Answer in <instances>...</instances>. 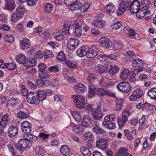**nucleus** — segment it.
I'll return each instance as SVG.
<instances>
[{"instance_id":"nucleus-15","label":"nucleus","mask_w":156,"mask_h":156,"mask_svg":"<svg viewBox=\"0 0 156 156\" xmlns=\"http://www.w3.org/2000/svg\"><path fill=\"white\" fill-rule=\"evenodd\" d=\"M75 91L78 93H84L87 88L84 84L81 83H77L73 87Z\"/></svg>"},{"instance_id":"nucleus-29","label":"nucleus","mask_w":156,"mask_h":156,"mask_svg":"<svg viewBox=\"0 0 156 156\" xmlns=\"http://www.w3.org/2000/svg\"><path fill=\"white\" fill-rule=\"evenodd\" d=\"M143 61L140 58L136 59L133 61L132 62L133 66L136 68H139L143 65Z\"/></svg>"},{"instance_id":"nucleus-18","label":"nucleus","mask_w":156,"mask_h":156,"mask_svg":"<svg viewBox=\"0 0 156 156\" xmlns=\"http://www.w3.org/2000/svg\"><path fill=\"white\" fill-rule=\"evenodd\" d=\"M119 70V68L118 66L115 65H112L110 66V68L108 70V73L112 77L117 73Z\"/></svg>"},{"instance_id":"nucleus-13","label":"nucleus","mask_w":156,"mask_h":156,"mask_svg":"<svg viewBox=\"0 0 156 156\" xmlns=\"http://www.w3.org/2000/svg\"><path fill=\"white\" fill-rule=\"evenodd\" d=\"M99 41L101 44L102 47L106 49L109 48L112 44L110 39L105 37H101L99 39Z\"/></svg>"},{"instance_id":"nucleus-39","label":"nucleus","mask_w":156,"mask_h":156,"mask_svg":"<svg viewBox=\"0 0 156 156\" xmlns=\"http://www.w3.org/2000/svg\"><path fill=\"white\" fill-rule=\"evenodd\" d=\"M105 93V90L102 88H98L96 90V94L100 97H104Z\"/></svg>"},{"instance_id":"nucleus-27","label":"nucleus","mask_w":156,"mask_h":156,"mask_svg":"<svg viewBox=\"0 0 156 156\" xmlns=\"http://www.w3.org/2000/svg\"><path fill=\"white\" fill-rule=\"evenodd\" d=\"M147 95L152 99H156V87L150 89L147 92Z\"/></svg>"},{"instance_id":"nucleus-5","label":"nucleus","mask_w":156,"mask_h":156,"mask_svg":"<svg viewBox=\"0 0 156 156\" xmlns=\"http://www.w3.org/2000/svg\"><path fill=\"white\" fill-rule=\"evenodd\" d=\"M132 87L128 83L122 82L119 83L117 86V88L119 91L124 93H128L130 91Z\"/></svg>"},{"instance_id":"nucleus-48","label":"nucleus","mask_w":156,"mask_h":156,"mask_svg":"<svg viewBox=\"0 0 156 156\" xmlns=\"http://www.w3.org/2000/svg\"><path fill=\"white\" fill-rule=\"evenodd\" d=\"M96 80H98V79L95 77L94 76L91 74L89 75L87 78V80L89 83V84H92V83Z\"/></svg>"},{"instance_id":"nucleus-47","label":"nucleus","mask_w":156,"mask_h":156,"mask_svg":"<svg viewBox=\"0 0 156 156\" xmlns=\"http://www.w3.org/2000/svg\"><path fill=\"white\" fill-rule=\"evenodd\" d=\"M127 28L126 27H125L123 31L125 33L127 34L128 32L129 36V37H134L135 35L136 34V33L132 29H130L129 30H127L126 29Z\"/></svg>"},{"instance_id":"nucleus-46","label":"nucleus","mask_w":156,"mask_h":156,"mask_svg":"<svg viewBox=\"0 0 156 156\" xmlns=\"http://www.w3.org/2000/svg\"><path fill=\"white\" fill-rule=\"evenodd\" d=\"M54 56V54L49 50L45 49L44 51V56L45 59L52 57Z\"/></svg>"},{"instance_id":"nucleus-30","label":"nucleus","mask_w":156,"mask_h":156,"mask_svg":"<svg viewBox=\"0 0 156 156\" xmlns=\"http://www.w3.org/2000/svg\"><path fill=\"white\" fill-rule=\"evenodd\" d=\"M82 4L80 2H76L70 6V9L72 10L80 9V10H82Z\"/></svg>"},{"instance_id":"nucleus-9","label":"nucleus","mask_w":156,"mask_h":156,"mask_svg":"<svg viewBox=\"0 0 156 156\" xmlns=\"http://www.w3.org/2000/svg\"><path fill=\"white\" fill-rule=\"evenodd\" d=\"M140 7V2L137 0L132 2L129 7V10L132 13H136L138 12Z\"/></svg>"},{"instance_id":"nucleus-40","label":"nucleus","mask_w":156,"mask_h":156,"mask_svg":"<svg viewBox=\"0 0 156 156\" xmlns=\"http://www.w3.org/2000/svg\"><path fill=\"white\" fill-rule=\"evenodd\" d=\"M71 26L70 23H66L64 24L62 29V32L65 34H68L69 33V29Z\"/></svg>"},{"instance_id":"nucleus-11","label":"nucleus","mask_w":156,"mask_h":156,"mask_svg":"<svg viewBox=\"0 0 156 156\" xmlns=\"http://www.w3.org/2000/svg\"><path fill=\"white\" fill-rule=\"evenodd\" d=\"M29 143L28 144L27 141L25 139H20L18 143V146L16 147V150L21 152L23 151L22 149H25L29 147Z\"/></svg>"},{"instance_id":"nucleus-61","label":"nucleus","mask_w":156,"mask_h":156,"mask_svg":"<svg viewBox=\"0 0 156 156\" xmlns=\"http://www.w3.org/2000/svg\"><path fill=\"white\" fill-rule=\"evenodd\" d=\"M38 76L41 79H43L48 78L49 75L44 71L39 72Z\"/></svg>"},{"instance_id":"nucleus-12","label":"nucleus","mask_w":156,"mask_h":156,"mask_svg":"<svg viewBox=\"0 0 156 156\" xmlns=\"http://www.w3.org/2000/svg\"><path fill=\"white\" fill-rule=\"evenodd\" d=\"M79 44V41L76 38H70L68 41L67 46L72 50L76 48Z\"/></svg>"},{"instance_id":"nucleus-41","label":"nucleus","mask_w":156,"mask_h":156,"mask_svg":"<svg viewBox=\"0 0 156 156\" xmlns=\"http://www.w3.org/2000/svg\"><path fill=\"white\" fill-rule=\"evenodd\" d=\"M84 136L88 140L92 141H94V136L90 131H87L84 134Z\"/></svg>"},{"instance_id":"nucleus-55","label":"nucleus","mask_w":156,"mask_h":156,"mask_svg":"<svg viewBox=\"0 0 156 156\" xmlns=\"http://www.w3.org/2000/svg\"><path fill=\"white\" fill-rule=\"evenodd\" d=\"M53 6L51 4L48 3L46 4L44 10L46 12H50L53 9Z\"/></svg>"},{"instance_id":"nucleus-1","label":"nucleus","mask_w":156,"mask_h":156,"mask_svg":"<svg viewBox=\"0 0 156 156\" xmlns=\"http://www.w3.org/2000/svg\"><path fill=\"white\" fill-rule=\"evenodd\" d=\"M131 4L130 0H121L117 11V14L120 16L129 9Z\"/></svg>"},{"instance_id":"nucleus-62","label":"nucleus","mask_w":156,"mask_h":156,"mask_svg":"<svg viewBox=\"0 0 156 156\" xmlns=\"http://www.w3.org/2000/svg\"><path fill=\"white\" fill-rule=\"evenodd\" d=\"M66 64L68 67L71 68H74L76 66L75 63L68 60H66Z\"/></svg>"},{"instance_id":"nucleus-37","label":"nucleus","mask_w":156,"mask_h":156,"mask_svg":"<svg viewBox=\"0 0 156 156\" xmlns=\"http://www.w3.org/2000/svg\"><path fill=\"white\" fill-rule=\"evenodd\" d=\"M17 116L20 119H27L29 117V113L26 112L20 111L17 113Z\"/></svg>"},{"instance_id":"nucleus-10","label":"nucleus","mask_w":156,"mask_h":156,"mask_svg":"<svg viewBox=\"0 0 156 156\" xmlns=\"http://www.w3.org/2000/svg\"><path fill=\"white\" fill-rule=\"evenodd\" d=\"M136 14V16L138 18L141 19L145 16V15H148L150 13V11L148 9L146 6H144L141 8Z\"/></svg>"},{"instance_id":"nucleus-53","label":"nucleus","mask_w":156,"mask_h":156,"mask_svg":"<svg viewBox=\"0 0 156 156\" xmlns=\"http://www.w3.org/2000/svg\"><path fill=\"white\" fill-rule=\"evenodd\" d=\"M54 37L56 40L59 41H61L64 38V36L63 34L59 32H56L55 33Z\"/></svg>"},{"instance_id":"nucleus-3","label":"nucleus","mask_w":156,"mask_h":156,"mask_svg":"<svg viewBox=\"0 0 156 156\" xmlns=\"http://www.w3.org/2000/svg\"><path fill=\"white\" fill-rule=\"evenodd\" d=\"M25 9L23 6L20 5L16 8V12L13 13L11 16V20L12 22H15L21 18L25 12Z\"/></svg>"},{"instance_id":"nucleus-31","label":"nucleus","mask_w":156,"mask_h":156,"mask_svg":"<svg viewBox=\"0 0 156 156\" xmlns=\"http://www.w3.org/2000/svg\"><path fill=\"white\" fill-rule=\"evenodd\" d=\"M106 10L109 14H112L115 12V8L114 5L111 3H109L106 6Z\"/></svg>"},{"instance_id":"nucleus-23","label":"nucleus","mask_w":156,"mask_h":156,"mask_svg":"<svg viewBox=\"0 0 156 156\" xmlns=\"http://www.w3.org/2000/svg\"><path fill=\"white\" fill-rule=\"evenodd\" d=\"M107 69L106 66L98 65L95 67V71L96 73L101 74L105 73Z\"/></svg>"},{"instance_id":"nucleus-2","label":"nucleus","mask_w":156,"mask_h":156,"mask_svg":"<svg viewBox=\"0 0 156 156\" xmlns=\"http://www.w3.org/2000/svg\"><path fill=\"white\" fill-rule=\"evenodd\" d=\"M73 101L76 106L80 109L83 108V106L85 103L84 97L80 94H75L72 97Z\"/></svg>"},{"instance_id":"nucleus-57","label":"nucleus","mask_w":156,"mask_h":156,"mask_svg":"<svg viewBox=\"0 0 156 156\" xmlns=\"http://www.w3.org/2000/svg\"><path fill=\"white\" fill-rule=\"evenodd\" d=\"M38 71L39 72H42L45 71L47 67L46 65L43 63H41L38 66Z\"/></svg>"},{"instance_id":"nucleus-58","label":"nucleus","mask_w":156,"mask_h":156,"mask_svg":"<svg viewBox=\"0 0 156 156\" xmlns=\"http://www.w3.org/2000/svg\"><path fill=\"white\" fill-rule=\"evenodd\" d=\"M48 70L51 73L54 72L55 73L59 71L58 67L57 65L49 67L48 68Z\"/></svg>"},{"instance_id":"nucleus-24","label":"nucleus","mask_w":156,"mask_h":156,"mask_svg":"<svg viewBox=\"0 0 156 156\" xmlns=\"http://www.w3.org/2000/svg\"><path fill=\"white\" fill-rule=\"evenodd\" d=\"M96 93L95 87L93 84H89V91L88 96L89 98H91L95 95Z\"/></svg>"},{"instance_id":"nucleus-8","label":"nucleus","mask_w":156,"mask_h":156,"mask_svg":"<svg viewBox=\"0 0 156 156\" xmlns=\"http://www.w3.org/2000/svg\"><path fill=\"white\" fill-rule=\"evenodd\" d=\"M96 146L98 148L103 150H106L108 147L107 140L106 139L101 138L97 140Z\"/></svg>"},{"instance_id":"nucleus-64","label":"nucleus","mask_w":156,"mask_h":156,"mask_svg":"<svg viewBox=\"0 0 156 156\" xmlns=\"http://www.w3.org/2000/svg\"><path fill=\"white\" fill-rule=\"evenodd\" d=\"M105 127L109 129H113L115 128V124L111 122H108L105 125H103Z\"/></svg>"},{"instance_id":"nucleus-25","label":"nucleus","mask_w":156,"mask_h":156,"mask_svg":"<svg viewBox=\"0 0 156 156\" xmlns=\"http://www.w3.org/2000/svg\"><path fill=\"white\" fill-rule=\"evenodd\" d=\"M130 73V71L127 69L123 70L121 73L120 79L122 80H126L128 78Z\"/></svg>"},{"instance_id":"nucleus-33","label":"nucleus","mask_w":156,"mask_h":156,"mask_svg":"<svg viewBox=\"0 0 156 156\" xmlns=\"http://www.w3.org/2000/svg\"><path fill=\"white\" fill-rule=\"evenodd\" d=\"M8 116L9 115L6 114L2 117L1 122L0 125L2 127L4 128L8 122Z\"/></svg>"},{"instance_id":"nucleus-52","label":"nucleus","mask_w":156,"mask_h":156,"mask_svg":"<svg viewBox=\"0 0 156 156\" xmlns=\"http://www.w3.org/2000/svg\"><path fill=\"white\" fill-rule=\"evenodd\" d=\"M124 133L125 135L128 140L129 141H131L133 139V136L130 133L129 130L125 129L124 130Z\"/></svg>"},{"instance_id":"nucleus-16","label":"nucleus","mask_w":156,"mask_h":156,"mask_svg":"<svg viewBox=\"0 0 156 156\" xmlns=\"http://www.w3.org/2000/svg\"><path fill=\"white\" fill-rule=\"evenodd\" d=\"M88 49V46L87 45L82 46L77 50L76 53L80 57H82L85 56L87 57Z\"/></svg>"},{"instance_id":"nucleus-28","label":"nucleus","mask_w":156,"mask_h":156,"mask_svg":"<svg viewBox=\"0 0 156 156\" xmlns=\"http://www.w3.org/2000/svg\"><path fill=\"white\" fill-rule=\"evenodd\" d=\"M93 24L94 26L97 28H103L105 27V23L104 21L98 20H94Z\"/></svg>"},{"instance_id":"nucleus-56","label":"nucleus","mask_w":156,"mask_h":156,"mask_svg":"<svg viewBox=\"0 0 156 156\" xmlns=\"http://www.w3.org/2000/svg\"><path fill=\"white\" fill-rule=\"evenodd\" d=\"M17 100L14 98H11L8 100L7 102V106H13L16 103Z\"/></svg>"},{"instance_id":"nucleus-44","label":"nucleus","mask_w":156,"mask_h":156,"mask_svg":"<svg viewBox=\"0 0 156 156\" xmlns=\"http://www.w3.org/2000/svg\"><path fill=\"white\" fill-rule=\"evenodd\" d=\"M128 119L127 118H119L118 120V123L120 128H122L127 121Z\"/></svg>"},{"instance_id":"nucleus-34","label":"nucleus","mask_w":156,"mask_h":156,"mask_svg":"<svg viewBox=\"0 0 156 156\" xmlns=\"http://www.w3.org/2000/svg\"><path fill=\"white\" fill-rule=\"evenodd\" d=\"M25 138L28 143L29 141L31 143H34L37 140V137L31 134H27Z\"/></svg>"},{"instance_id":"nucleus-20","label":"nucleus","mask_w":156,"mask_h":156,"mask_svg":"<svg viewBox=\"0 0 156 156\" xmlns=\"http://www.w3.org/2000/svg\"><path fill=\"white\" fill-rule=\"evenodd\" d=\"M20 47L23 50L30 47V42L29 40L27 38H24L20 41Z\"/></svg>"},{"instance_id":"nucleus-26","label":"nucleus","mask_w":156,"mask_h":156,"mask_svg":"<svg viewBox=\"0 0 156 156\" xmlns=\"http://www.w3.org/2000/svg\"><path fill=\"white\" fill-rule=\"evenodd\" d=\"M60 151L61 153L64 155H71L70 152V150L69 147L66 145H63L60 148Z\"/></svg>"},{"instance_id":"nucleus-4","label":"nucleus","mask_w":156,"mask_h":156,"mask_svg":"<svg viewBox=\"0 0 156 156\" xmlns=\"http://www.w3.org/2000/svg\"><path fill=\"white\" fill-rule=\"evenodd\" d=\"M37 92L31 91L28 93L27 96V102L30 104L38 105L40 103L39 100L37 96Z\"/></svg>"},{"instance_id":"nucleus-7","label":"nucleus","mask_w":156,"mask_h":156,"mask_svg":"<svg viewBox=\"0 0 156 156\" xmlns=\"http://www.w3.org/2000/svg\"><path fill=\"white\" fill-rule=\"evenodd\" d=\"M87 57L88 58H93L96 57L98 54V51L97 46L93 45L90 48L87 49Z\"/></svg>"},{"instance_id":"nucleus-35","label":"nucleus","mask_w":156,"mask_h":156,"mask_svg":"<svg viewBox=\"0 0 156 156\" xmlns=\"http://www.w3.org/2000/svg\"><path fill=\"white\" fill-rule=\"evenodd\" d=\"M17 62L21 64H24L26 61V58L25 55L20 54L16 56Z\"/></svg>"},{"instance_id":"nucleus-45","label":"nucleus","mask_w":156,"mask_h":156,"mask_svg":"<svg viewBox=\"0 0 156 156\" xmlns=\"http://www.w3.org/2000/svg\"><path fill=\"white\" fill-rule=\"evenodd\" d=\"M93 131L94 133L96 134H103L105 133V131L101 129L98 126H96L94 127L93 128Z\"/></svg>"},{"instance_id":"nucleus-63","label":"nucleus","mask_w":156,"mask_h":156,"mask_svg":"<svg viewBox=\"0 0 156 156\" xmlns=\"http://www.w3.org/2000/svg\"><path fill=\"white\" fill-rule=\"evenodd\" d=\"M83 108L88 112H90L92 110V107L91 105L87 103H85L84 105L83 106Z\"/></svg>"},{"instance_id":"nucleus-22","label":"nucleus","mask_w":156,"mask_h":156,"mask_svg":"<svg viewBox=\"0 0 156 156\" xmlns=\"http://www.w3.org/2000/svg\"><path fill=\"white\" fill-rule=\"evenodd\" d=\"M128 149L124 147H120L117 153L119 156H131L128 152Z\"/></svg>"},{"instance_id":"nucleus-32","label":"nucleus","mask_w":156,"mask_h":156,"mask_svg":"<svg viewBox=\"0 0 156 156\" xmlns=\"http://www.w3.org/2000/svg\"><path fill=\"white\" fill-rule=\"evenodd\" d=\"M37 96L39 98L40 102L43 101L46 99V96L45 91L39 90L38 91V92H37Z\"/></svg>"},{"instance_id":"nucleus-36","label":"nucleus","mask_w":156,"mask_h":156,"mask_svg":"<svg viewBox=\"0 0 156 156\" xmlns=\"http://www.w3.org/2000/svg\"><path fill=\"white\" fill-rule=\"evenodd\" d=\"M71 113L76 121L79 122L81 120V116L79 112L77 111H73L71 112Z\"/></svg>"},{"instance_id":"nucleus-19","label":"nucleus","mask_w":156,"mask_h":156,"mask_svg":"<svg viewBox=\"0 0 156 156\" xmlns=\"http://www.w3.org/2000/svg\"><path fill=\"white\" fill-rule=\"evenodd\" d=\"M83 126L85 127H88L92 124V119L90 116H85L82 122Z\"/></svg>"},{"instance_id":"nucleus-60","label":"nucleus","mask_w":156,"mask_h":156,"mask_svg":"<svg viewBox=\"0 0 156 156\" xmlns=\"http://www.w3.org/2000/svg\"><path fill=\"white\" fill-rule=\"evenodd\" d=\"M123 46L121 42H116L113 45V49L114 50H119L121 49Z\"/></svg>"},{"instance_id":"nucleus-49","label":"nucleus","mask_w":156,"mask_h":156,"mask_svg":"<svg viewBox=\"0 0 156 156\" xmlns=\"http://www.w3.org/2000/svg\"><path fill=\"white\" fill-rule=\"evenodd\" d=\"M35 152L38 155L43 156L44 155L42 148L40 146H37L35 149Z\"/></svg>"},{"instance_id":"nucleus-59","label":"nucleus","mask_w":156,"mask_h":156,"mask_svg":"<svg viewBox=\"0 0 156 156\" xmlns=\"http://www.w3.org/2000/svg\"><path fill=\"white\" fill-rule=\"evenodd\" d=\"M130 112L129 110L128 109H126L125 110L123 111L122 112V117L128 119V118L130 115Z\"/></svg>"},{"instance_id":"nucleus-50","label":"nucleus","mask_w":156,"mask_h":156,"mask_svg":"<svg viewBox=\"0 0 156 156\" xmlns=\"http://www.w3.org/2000/svg\"><path fill=\"white\" fill-rule=\"evenodd\" d=\"M6 68L10 70H13L15 69L16 66V64L13 62L6 63Z\"/></svg>"},{"instance_id":"nucleus-38","label":"nucleus","mask_w":156,"mask_h":156,"mask_svg":"<svg viewBox=\"0 0 156 156\" xmlns=\"http://www.w3.org/2000/svg\"><path fill=\"white\" fill-rule=\"evenodd\" d=\"M14 41V38L11 34H6L4 36V41L9 43L12 42Z\"/></svg>"},{"instance_id":"nucleus-21","label":"nucleus","mask_w":156,"mask_h":156,"mask_svg":"<svg viewBox=\"0 0 156 156\" xmlns=\"http://www.w3.org/2000/svg\"><path fill=\"white\" fill-rule=\"evenodd\" d=\"M8 130V135L11 138H13L18 133V129L16 127L13 126L10 127Z\"/></svg>"},{"instance_id":"nucleus-6","label":"nucleus","mask_w":156,"mask_h":156,"mask_svg":"<svg viewBox=\"0 0 156 156\" xmlns=\"http://www.w3.org/2000/svg\"><path fill=\"white\" fill-rule=\"evenodd\" d=\"M143 94V92L140 88H137L135 90L132 94L129 97V99L131 101H135L141 97Z\"/></svg>"},{"instance_id":"nucleus-42","label":"nucleus","mask_w":156,"mask_h":156,"mask_svg":"<svg viewBox=\"0 0 156 156\" xmlns=\"http://www.w3.org/2000/svg\"><path fill=\"white\" fill-rule=\"evenodd\" d=\"M80 151L83 155L87 156H91V152L89 149L88 148L82 147L80 148Z\"/></svg>"},{"instance_id":"nucleus-43","label":"nucleus","mask_w":156,"mask_h":156,"mask_svg":"<svg viewBox=\"0 0 156 156\" xmlns=\"http://www.w3.org/2000/svg\"><path fill=\"white\" fill-rule=\"evenodd\" d=\"M66 56L64 52L62 51H60L58 53L57 56V59L60 61H63L66 60Z\"/></svg>"},{"instance_id":"nucleus-51","label":"nucleus","mask_w":156,"mask_h":156,"mask_svg":"<svg viewBox=\"0 0 156 156\" xmlns=\"http://www.w3.org/2000/svg\"><path fill=\"white\" fill-rule=\"evenodd\" d=\"M6 7L9 10H13L15 8V6L14 4V1H7Z\"/></svg>"},{"instance_id":"nucleus-17","label":"nucleus","mask_w":156,"mask_h":156,"mask_svg":"<svg viewBox=\"0 0 156 156\" xmlns=\"http://www.w3.org/2000/svg\"><path fill=\"white\" fill-rule=\"evenodd\" d=\"M92 115L94 119L98 120H100L104 115L102 111L98 108L92 112Z\"/></svg>"},{"instance_id":"nucleus-54","label":"nucleus","mask_w":156,"mask_h":156,"mask_svg":"<svg viewBox=\"0 0 156 156\" xmlns=\"http://www.w3.org/2000/svg\"><path fill=\"white\" fill-rule=\"evenodd\" d=\"M122 99H118L116 98V109L117 110H120L122 108Z\"/></svg>"},{"instance_id":"nucleus-14","label":"nucleus","mask_w":156,"mask_h":156,"mask_svg":"<svg viewBox=\"0 0 156 156\" xmlns=\"http://www.w3.org/2000/svg\"><path fill=\"white\" fill-rule=\"evenodd\" d=\"M21 129L25 133H29L31 132V125L28 122L25 121L21 125Z\"/></svg>"}]
</instances>
